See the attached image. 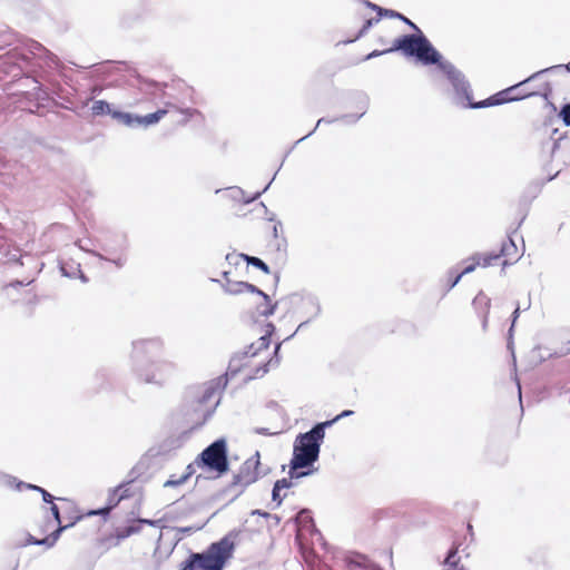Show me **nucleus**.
<instances>
[{
    "label": "nucleus",
    "mask_w": 570,
    "mask_h": 570,
    "mask_svg": "<svg viewBox=\"0 0 570 570\" xmlns=\"http://www.w3.org/2000/svg\"><path fill=\"white\" fill-rule=\"evenodd\" d=\"M401 50L404 55L415 57L423 65H438L446 75L448 79L455 87L459 94L468 97V85L462 77V72L458 70L451 62L443 61L440 52L431 45L428 38L422 35H406L394 41V46L387 50H374L366 56V60L379 57L386 52Z\"/></svg>",
    "instance_id": "f257e3e1"
},
{
    "label": "nucleus",
    "mask_w": 570,
    "mask_h": 570,
    "mask_svg": "<svg viewBox=\"0 0 570 570\" xmlns=\"http://www.w3.org/2000/svg\"><path fill=\"white\" fill-rule=\"evenodd\" d=\"M331 426V422H322L313 426L308 432L296 436L293 446V458L289 463L291 478H302L308 472H297L298 469L311 466L317 461L321 444L325 438V429Z\"/></svg>",
    "instance_id": "f03ea898"
},
{
    "label": "nucleus",
    "mask_w": 570,
    "mask_h": 570,
    "mask_svg": "<svg viewBox=\"0 0 570 570\" xmlns=\"http://www.w3.org/2000/svg\"><path fill=\"white\" fill-rule=\"evenodd\" d=\"M235 542L232 535H225L212 543L204 552H195L183 563L181 570H223L233 557Z\"/></svg>",
    "instance_id": "7ed1b4c3"
},
{
    "label": "nucleus",
    "mask_w": 570,
    "mask_h": 570,
    "mask_svg": "<svg viewBox=\"0 0 570 570\" xmlns=\"http://www.w3.org/2000/svg\"><path fill=\"white\" fill-rule=\"evenodd\" d=\"M137 377L145 384L164 386L176 373V365L168 360H158L135 365Z\"/></svg>",
    "instance_id": "20e7f679"
},
{
    "label": "nucleus",
    "mask_w": 570,
    "mask_h": 570,
    "mask_svg": "<svg viewBox=\"0 0 570 570\" xmlns=\"http://www.w3.org/2000/svg\"><path fill=\"white\" fill-rule=\"evenodd\" d=\"M543 71H537L534 72L533 75H531L529 78H527L525 80L514 85V86H511L510 88L483 100V101H479V102H475V104H472L470 100H471V91H470V85L469 82L466 81L465 77L462 75L464 81L466 82L468 85V97H464L462 94H459L456 91V89H454L455 91V95H456V98L459 101L463 102V101H468L469 102V106L471 108H484V107H490V106H495V105H501L503 102H508V101H513V100H518V99H522V98H525V97H529L532 95V92H524V94H521L520 96H517V97H507V95L513 90H515L517 88L534 80L535 78H538ZM453 88H455L453 86Z\"/></svg>",
    "instance_id": "39448f33"
},
{
    "label": "nucleus",
    "mask_w": 570,
    "mask_h": 570,
    "mask_svg": "<svg viewBox=\"0 0 570 570\" xmlns=\"http://www.w3.org/2000/svg\"><path fill=\"white\" fill-rule=\"evenodd\" d=\"M197 465L207 466L209 470L218 473H225L228 470L227 446L224 439L216 440L207 446L196 461Z\"/></svg>",
    "instance_id": "423d86ee"
},
{
    "label": "nucleus",
    "mask_w": 570,
    "mask_h": 570,
    "mask_svg": "<svg viewBox=\"0 0 570 570\" xmlns=\"http://www.w3.org/2000/svg\"><path fill=\"white\" fill-rule=\"evenodd\" d=\"M267 470H264L261 464V454L258 451L253 456L247 459L237 474L234 475L233 484L238 485L242 489L256 482L259 478L264 476Z\"/></svg>",
    "instance_id": "0eeeda50"
},
{
    "label": "nucleus",
    "mask_w": 570,
    "mask_h": 570,
    "mask_svg": "<svg viewBox=\"0 0 570 570\" xmlns=\"http://www.w3.org/2000/svg\"><path fill=\"white\" fill-rule=\"evenodd\" d=\"M249 355H246V352L243 354H236L234 355L228 364L227 371H226V380L234 379L238 373H240L245 367L248 366L249 363Z\"/></svg>",
    "instance_id": "6e6552de"
},
{
    "label": "nucleus",
    "mask_w": 570,
    "mask_h": 570,
    "mask_svg": "<svg viewBox=\"0 0 570 570\" xmlns=\"http://www.w3.org/2000/svg\"><path fill=\"white\" fill-rule=\"evenodd\" d=\"M255 294L254 303L256 304V311L261 316H269L274 313L276 304H272L268 295L257 288Z\"/></svg>",
    "instance_id": "1a4fd4ad"
},
{
    "label": "nucleus",
    "mask_w": 570,
    "mask_h": 570,
    "mask_svg": "<svg viewBox=\"0 0 570 570\" xmlns=\"http://www.w3.org/2000/svg\"><path fill=\"white\" fill-rule=\"evenodd\" d=\"M302 305L307 316V320L298 325L297 331L301 330L307 322L317 317L321 313V304L318 299L313 296H307L303 298Z\"/></svg>",
    "instance_id": "9d476101"
},
{
    "label": "nucleus",
    "mask_w": 570,
    "mask_h": 570,
    "mask_svg": "<svg viewBox=\"0 0 570 570\" xmlns=\"http://www.w3.org/2000/svg\"><path fill=\"white\" fill-rule=\"evenodd\" d=\"M224 291L229 295H238L243 293L253 294L255 291H257V287L246 282L227 281V283L224 285Z\"/></svg>",
    "instance_id": "9b49d317"
},
{
    "label": "nucleus",
    "mask_w": 570,
    "mask_h": 570,
    "mask_svg": "<svg viewBox=\"0 0 570 570\" xmlns=\"http://www.w3.org/2000/svg\"><path fill=\"white\" fill-rule=\"evenodd\" d=\"M167 114V110L159 109L156 112L148 114L146 116H139V126L141 127H148L151 125L157 124L165 115Z\"/></svg>",
    "instance_id": "f8f14e48"
},
{
    "label": "nucleus",
    "mask_w": 570,
    "mask_h": 570,
    "mask_svg": "<svg viewBox=\"0 0 570 570\" xmlns=\"http://www.w3.org/2000/svg\"><path fill=\"white\" fill-rule=\"evenodd\" d=\"M127 127H139V116L129 112H115L112 115Z\"/></svg>",
    "instance_id": "ddd939ff"
},
{
    "label": "nucleus",
    "mask_w": 570,
    "mask_h": 570,
    "mask_svg": "<svg viewBox=\"0 0 570 570\" xmlns=\"http://www.w3.org/2000/svg\"><path fill=\"white\" fill-rule=\"evenodd\" d=\"M471 263L466 265L463 271L454 278V281L451 284V287H454L461 279V277L465 274L472 273L476 266L481 265V256H472L469 259Z\"/></svg>",
    "instance_id": "4468645a"
},
{
    "label": "nucleus",
    "mask_w": 570,
    "mask_h": 570,
    "mask_svg": "<svg viewBox=\"0 0 570 570\" xmlns=\"http://www.w3.org/2000/svg\"><path fill=\"white\" fill-rule=\"evenodd\" d=\"M269 345V338L267 336H262L257 340L256 343H253L245 352L249 357L256 356L258 351L266 350Z\"/></svg>",
    "instance_id": "2eb2a0df"
},
{
    "label": "nucleus",
    "mask_w": 570,
    "mask_h": 570,
    "mask_svg": "<svg viewBox=\"0 0 570 570\" xmlns=\"http://www.w3.org/2000/svg\"><path fill=\"white\" fill-rule=\"evenodd\" d=\"M17 488L18 489L27 488V489L39 491L42 494V499H43L45 502L52 503L53 497L49 492H47L45 489H42V488H40L38 485H32V484H27V483H23V482H19L17 484Z\"/></svg>",
    "instance_id": "dca6fc26"
},
{
    "label": "nucleus",
    "mask_w": 570,
    "mask_h": 570,
    "mask_svg": "<svg viewBox=\"0 0 570 570\" xmlns=\"http://www.w3.org/2000/svg\"><path fill=\"white\" fill-rule=\"evenodd\" d=\"M126 495H125V491H122V487H118L114 490V493H112V499H110V502H111V507H108L104 510H101V512H109V510L116 505L121 499H124ZM100 513V511H96V512H92V514H98Z\"/></svg>",
    "instance_id": "f3484780"
},
{
    "label": "nucleus",
    "mask_w": 570,
    "mask_h": 570,
    "mask_svg": "<svg viewBox=\"0 0 570 570\" xmlns=\"http://www.w3.org/2000/svg\"><path fill=\"white\" fill-rule=\"evenodd\" d=\"M187 481H186V476H183L181 474L180 475H176V474H173L169 476V479L167 481L164 482V488H179L180 485L185 484Z\"/></svg>",
    "instance_id": "a211bd4d"
},
{
    "label": "nucleus",
    "mask_w": 570,
    "mask_h": 570,
    "mask_svg": "<svg viewBox=\"0 0 570 570\" xmlns=\"http://www.w3.org/2000/svg\"><path fill=\"white\" fill-rule=\"evenodd\" d=\"M242 257L250 265L262 269L263 272L265 273H269V268L268 266L262 261L259 259L258 257H254V256H248V255H245L243 254Z\"/></svg>",
    "instance_id": "6ab92c4d"
},
{
    "label": "nucleus",
    "mask_w": 570,
    "mask_h": 570,
    "mask_svg": "<svg viewBox=\"0 0 570 570\" xmlns=\"http://www.w3.org/2000/svg\"><path fill=\"white\" fill-rule=\"evenodd\" d=\"M94 115H104L110 112V106L104 100H96L91 107Z\"/></svg>",
    "instance_id": "aec40b11"
},
{
    "label": "nucleus",
    "mask_w": 570,
    "mask_h": 570,
    "mask_svg": "<svg viewBox=\"0 0 570 570\" xmlns=\"http://www.w3.org/2000/svg\"><path fill=\"white\" fill-rule=\"evenodd\" d=\"M217 395L218 390L214 385H209L203 395L202 402L207 403L212 400H215V405H217L219 402Z\"/></svg>",
    "instance_id": "412c9836"
},
{
    "label": "nucleus",
    "mask_w": 570,
    "mask_h": 570,
    "mask_svg": "<svg viewBox=\"0 0 570 570\" xmlns=\"http://www.w3.org/2000/svg\"><path fill=\"white\" fill-rule=\"evenodd\" d=\"M443 570H463V569H458V560H456V551L455 550H452L449 552Z\"/></svg>",
    "instance_id": "4be33fe9"
},
{
    "label": "nucleus",
    "mask_w": 570,
    "mask_h": 570,
    "mask_svg": "<svg viewBox=\"0 0 570 570\" xmlns=\"http://www.w3.org/2000/svg\"><path fill=\"white\" fill-rule=\"evenodd\" d=\"M68 527H69V525L60 527L56 532H53L52 538H45V539H42V540H37V541H35L33 543H36V544H48V546H52V544L57 541V539H58V537H59L60 532H61L62 530L67 529Z\"/></svg>",
    "instance_id": "5701e85b"
},
{
    "label": "nucleus",
    "mask_w": 570,
    "mask_h": 570,
    "mask_svg": "<svg viewBox=\"0 0 570 570\" xmlns=\"http://www.w3.org/2000/svg\"><path fill=\"white\" fill-rule=\"evenodd\" d=\"M475 256H481L480 266L488 267L500 257V254H476Z\"/></svg>",
    "instance_id": "b1692460"
},
{
    "label": "nucleus",
    "mask_w": 570,
    "mask_h": 570,
    "mask_svg": "<svg viewBox=\"0 0 570 570\" xmlns=\"http://www.w3.org/2000/svg\"><path fill=\"white\" fill-rule=\"evenodd\" d=\"M517 252V246L513 243L512 239H509V242L504 243L501 248V254L503 256L510 257Z\"/></svg>",
    "instance_id": "393cba45"
},
{
    "label": "nucleus",
    "mask_w": 570,
    "mask_h": 570,
    "mask_svg": "<svg viewBox=\"0 0 570 570\" xmlns=\"http://www.w3.org/2000/svg\"><path fill=\"white\" fill-rule=\"evenodd\" d=\"M560 117L566 126H570V104L562 107Z\"/></svg>",
    "instance_id": "a878e982"
},
{
    "label": "nucleus",
    "mask_w": 570,
    "mask_h": 570,
    "mask_svg": "<svg viewBox=\"0 0 570 570\" xmlns=\"http://www.w3.org/2000/svg\"><path fill=\"white\" fill-rule=\"evenodd\" d=\"M155 343L153 341H138V342H134V350L136 352H139V351H145L147 350L149 346L154 345Z\"/></svg>",
    "instance_id": "bb28decb"
},
{
    "label": "nucleus",
    "mask_w": 570,
    "mask_h": 570,
    "mask_svg": "<svg viewBox=\"0 0 570 570\" xmlns=\"http://www.w3.org/2000/svg\"><path fill=\"white\" fill-rule=\"evenodd\" d=\"M293 478L289 476V479H282V480H278L276 481L275 483V487H276V490H283V489H288L292 487V480Z\"/></svg>",
    "instance_id": "cd10ccee"
},
{
    "label": "nucleus",
    "mask_w": 570,
    "mask_h": 570,
    "mask_svg": "<svg viewBox=\"0 0 570 570\" xmlns=\"http://www.w3.org/2000/svg\"><path fill=\"white\" fill-rule=\"evenodd\" d=\"M353 414V411L351 410H345L343 411L342 413H340L338 415H336L333 420H330L328 422H331V425L334 424L335 422L340 421L341 419L343 417H347V416H351Z\"/></svg>",
    "instance_id": "c85d7f7f"
},
{
    "label": "nucleus",
    "mask_w": 570,
    "mask_h": 570,
    "mask_svg": "<svg viewBox=\"0 0 570 570\" xmlns=\"http://www.w3.org/2000/svg\"><path fill=\"white\" fill-rule=\"evenodd\" d=\"M273 501L279 505L282 503L283 497L281 495V490H276V487L274 485L273 492H272Z\"/></svg>",
    "instance_id": "c756f323"
},
{
    "label": "nucleus",
    "mask_w": 570,
    "mask_h": 570,
    "mask_svg": "<svg viewBox=\"0 0 570 570\" xmlns=\"http://www.w3.org/2000/svg\"><path fill=\"white\" fill-rule=\"evenodd\" d=\"M195 473V468L193 464H188L185 469V472L181 474L186 476V481Z\"/></svg>",
    "instance_id": "7c9ffc66"
},
{
    "label": "nucleus",
    "mask_w": 570,
    "mask_h": 570,
    "mask_svg": "<svg viewBox=\"0 0 570 570\" xmlns=\"http://www.w3.org/2000/svg\"><path fill=\"white\" fill-rule=\"evenodd\" d=\"M377 21H379V19H368V20L365 22V24H364V27L362 28V30L360 31V36H362L364 32H366V30H367V29H370V28L372 27V24H373L374 22H377Z\"/></svg>",
    "instance_id": "2f4dec72"
},
{
    "label": "nucleus",
    "mask_w": 570,
    "mask_h": 570,
    "mask_svg": "<svg viewBox=\"0 0 570 570\" xmlns=\"http://www.w3.org/2000/svg\"><path fill=\"white\" fill-rule=\"evenodd\" d=\"M562 68H566L568 71H570V62L568 65H566V66L558 65V66H553V67H550V68H546V69L542 70L543 71L542 73L549 72V71H552V70H557V69H562Z\"/></svg>",
    "instance_id": "473e14b6"
},
{
    "label": "nucleus",
    "mask_w": 570,
    "mask_h": 570,
    "mask_svg": "<svg viewBox=\"0 0 570 570\" xmlns=\"http://www.w3.org/2000/svg\"><path fill=\"white\" fill-rule=\"evenodd\" d=\"M255 433L257 434H265V435H274V434H277L276 432H269L268 429H265V428H256L254 430Z\"/></svg>",
    "instance_id": "72a5a7b5"
},
{
    "label": "nucleus",
    "mask_w": 570,
    "mask_h": 570,
    "mask_svg": "<svg viewBox=\"0 0 570 570\" xmlns=\"http://www.w3.org/2000/svg\"><path fill=\"white\" fill-rule=\"evenodd\" d=\"M396 16H397V18H400L404 22H406V24H409L411 28H413L414 30H417L420 32V30H419V28L416 27L415 23H413L412 21H410L407 18L403 17L402 14H396Z\"/></svg>",
    "instance_id": "f704fd0d"
},
{
    "label": "nucleus",
    "mask_w": 570,
    "mask_h": 570,
    "mask_svg": "<svg viewBox=\"0 0 570 570\" xmlns=\"http://www.w3.org/2000/svg\"><path fill=\"white\" fill-rule=\"evenodd\" d=\"M51 512H52V515L55 517V519L60 522V514H59V509L56 504H52L51 508H50Z\"/></svg>",
    "instance_id": "c9c22d12"
},
{
    "label": "nucleus",
    "mask_w": 570,
    "mask_h": 570,
    "mask_svg": "<svg viewBox=\"0 0 570 570\" xmlns=\"http://www.w3.org/2000/svg\"><path fill=\"white\" fill-rule=\"evenodd\" d=\"M278 364V360H276L275 362L273 360H269L267 364L264 365V367L262 368V374H265L267 373L268 368L267 366L271 365V366H275Z\"/></svg>",
    "instance_id": "e433bc0d"
},
{
    "label": "nucleus",
    "mask_w": 570,
    "mask_h": 570,
    "mask_svg": "<svg viewBox=\"0 0 570 570\" xmlns=\"http://www.w3.org/2000/svg\"><path fill=\"white\" fill-rule=\"evenodd\" d=\"M269 185H271V183L263 189V193L269 187ZM261 194H262V191L256 193L255 195H253L252 197L246 199V203L255 200L256 198H258L261 196Z\"/></svg>",
    "instance_id": "4c0bfd02"
},
{
    "label": "nucleus",
    "mask_w": 570,
    "mask_h": 570,
    "mask_svg": "<svg viewBox=\"0 0 570 570\" xmlns=\"http://www.w3.org/2000/svg\"><path fill=\"white\" fill-rule=\"evenodd\" d=\"M519 313H520V308H519V307H517V308L514 309V312H513V320H512V325H511V328H510V333H511V332H512V330H513V326H514V323H515V321H517V318H518V316H519Z\"/></svg>",
    "instance_id": "58836bf2"
},
{
    "label": "nucleus",
    "mask_w": 570,
    "mask_h": 570,
    "mask_svg": "<svg viewBox=\"0 0 570 570\" xmlns=\"http://www.w3.org/2000/svg\"><path fill=\"white\" fill-rule=\"evenodd\" d=\"M118 267H122L125 265L126 259L122 257H119L115 261H112Z\"/></svg>",
    "instance_id": "ea45409f"
},
{
    "label": "nucleus",
    "mask_w": 570,
    "mask_h": 570,
    "mask_svg": "<svg viewBox=\"0 0 570 570\" xmlns=\"http://www.w3.org/2000/svg\"><path fill=\"white\" fill-rule=\"evenodd\" d=\"M366 4H367L368 7H371V8L375 9V10H379L380 14H382V13H383V10H382L381 8H379L377 6L372 4L371 2H366Z\"/></svg>",
    "instance_id": "a19ab883"
},
{
    "label": "nucleus",
    "mask_w": 570,
    "mask_h": 570,
    "mask_svg": "<svg viewBox=\"0 0 570 570\" xmlns=\"http://www.w3.org/2000/svg\"><path fill=\"white\" fill-rule=\"evenodd\" d=\"M384 12H385V14H389L391 17H397L396 14H399L397 12L389 11V10H385Z\"/></svg>",
    "instance_id": "79ce46f5"
},
{
    "label": "nucleus",
    "mask_w": 570,
    "mask_h": 570,
    "mask_svg": "<svg viewBox=\"0 0 570 570\" xmlns=\"http://www.w3.org/2000/svg\"><path fill=\"white\" fill-rule=\"evenodd\" d=\"M234 193H235V194H234V197H237L239 194H243V190H242V189H239V188H235V189H234Z\"/></svg>",
    "instance_id": "37998d69"
},
{
    "label": "nucleus",
    "mask_w": 570,
    "mask_h": 570,
    "mask_svg": "<svg viewBox=\"0 0 570 570\" xmlns=\"http://www.w3.org/2000/svg\"><path fill=\"white\" fill-rule=\"evenodd\" d=\"M61 272H62V275H65L67 277H71V275L69 273H67V271L63 266H61Z\"/></svg>",
    "instance_id": "c03bdc74"
},
{
    "label": "nucleus",
    "mask_w": 570,
    "mask_h": 570,
    "mask_svg": "<svg viewBox=\"0 0 570 570\" xmlns=\"http://www.w3.org/2000/svg\"><path fill=\"white\" fill-rule=\"evenodd\" d=\"M78 272L80 273V278L83 283L87 282V277L78 269Z\"/></svg>",
    "instance_id": "a18cd8bd"
},
{
    "label": "nucleus",
    "mask_w": 570,
    "mask_h": 570,
    "mask_svg": "<svg viewBox=\"0 0 570 570\" xmlns=\"http://www.w3.org/2000/svg\"><path fill=\"white\" fill-rule=\"evenodd\" d=\"M250 379H253V375L248 373V374H245V376H244V379H243V380H244V381H248V380H250Z\"/></svg>",
    "instance_id": "49530a36"
},
{
    "label": "nucleus",
    "mask_w": 570,
    "mask_h": 570,
    "mask_svg": "<svg viewBox=\"0 0 570 570\" xmlns=\"http://www.w3.org/2000/svg\"><path fill=\"white\" fill-rule=\"evenodd\" d=\"M324 121H325V119H323V118H322V119H318V120H317V124H316V128H317L322 122H324Z\"/></svg>",
    "instance_id": "de8ad7c7"
},
{
    "label": "nucleus",
    "mask_w": 570,
    "mask_h": 570,
    "mask_svg": "<svg viewBox=\"0 0 570 570\" xmlns=\"http://www.w3.org/2000/svg\"><path fill=\"white\" fill-rule=\"evenodd\" d=\"M482 297V294H479L476 297H475V302H478L479 299H481Z\"/></svg>",
    "instance_id": "09e8293b"
},
{
    "label": "nucleus",
    "mask_w": 570,
    "mask_h": 570,
    "mask_svg": "<svg viewBox=\"0 0 570 570\" xmlns=\"http://www.w3.org/2000/svg\"><path fill=\"white\" fill-rule=\"evenodd\" d=\"M279 347H281V345L278 344V345L276 346V348H275V354H276V355H277V353H278Z\"/></svg>",
    "instance_id": "8fccbe9b"
},
{
    "label": "nucleus",
    "mask_w": 570,
    "mask_h": 570,
    "mask_svg": "<svg viewBox=\"0 0 570 570\" xmlns=\"http://www.w3.org/2000/svg\"><path fill=\"white\" fill-rule=\"evenodd\" d=\"M79 248L82 250H87L80 243L78 244Z\"/></svg>",
    "instance_id": "3c124183"
},
{
    "label": "nucleus",
    "mask_w": 570,
    "mask_h": 570,
    "mask_svg": "<svg viewBox=\"0 0 570 570\" xmlns=\"http://www.w3.org/2000/svg\"><path fill=\"white\" fill-rule=\"evenodd\" d=\"M131 532H132L131 529H128L127 530V535H129Z\"/></svg>",
    "instance_id": "603ef678"
}]
</instances>
